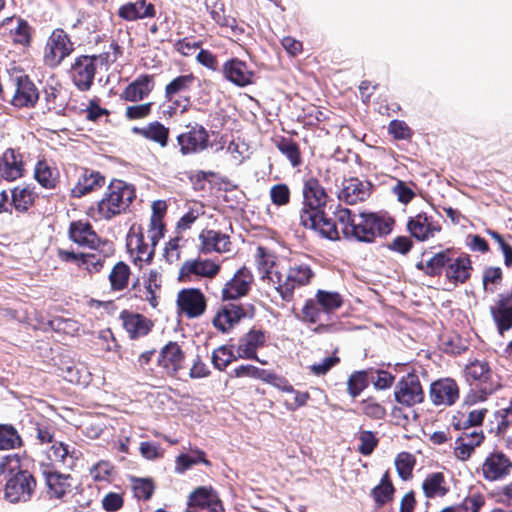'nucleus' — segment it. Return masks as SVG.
Segmentation results:
<instances>
[{"label":"nucleus","mask_w":512,"mask_h":512,"mask_svg":"<svg viewBox=\"0 0 512 512\" xmlns=\"http://www.w3.org/2000/svg\"><path fill=\"white\" fill-rule=\"evenodd\" d=\"M407 229L412 237L423 242L433 238L436 233L440 232L441 227L438 224H434L425 214L420 213L415 217L409 218Z\"/></svg>","instance_id":"nucleus-24"},{"label":"nucleus","mask_w":512,"mask_h":512,"mask_svg":"<svg viewBox=\"0 0 512 512\" xmlns=\"http://www.w3.org/2000/svg\"><path fill=\"white\" fill-rule=\"evenodd\" d=\"M97 68L95 59L90 55L77 56L71 64L69 74L75 87L82 92L91 89Z\"/></svg>","instance_id":"nucleus-8"},{"label":"nucleus","mask_w":512,"mask_h":512,"mask_svg":"<svg viewBox=\"0 0 512 512\" xmlns=\"http://www.w3.org/2000/svg\"><path fill=\"white\" fill-rule=\"evenodd\" d=\"M394 493L395 488L393 485H386V487H382V485H376L370 493L375 502V508L379 509L385 504L391 502L393 500Z\"/></svg>","instance_id":"nucleus-53"},{"label":"nucleus","mask_w":512,"mask_h":512,"mask_svg":"<svg viewBox=\"0 0 512 512\" xmlns=\"http://www.w3.org/2000/svg\"><path fill=\"white\" fill-rule=\"evenodd\" d=\"M458 397L459 389L453 379H439L430 386V399L434 405L451 406Z\"/></svg>","instance_id":"nucleus-18"},{"label":"nucleus","mask_w":512,"mask_h":512,"mask_svg":"<svg viewBox=\"0 0 512 512\" xmlns=\"http://www.w3.org/2000/svg\"><path fill=\"white\" fill-rule=\"evenodd\" d=\"M313 220L315 222L314 225L304 227L313 230L323 238L329 240L339 239V232L336 222L326 217L324 211H321V213H316V216L313 217Z\"/></svg>","instance_id":"nucleus-36"},{"label":"nucleus","mask_w":512,"mask_h":512,"mask_svg":"<svg viewBox=\"0 0 512 512\" xmlns=\"http://www.w3.org/2000/svg\"><path fill=\"white\" fill-rule=\"evenodd\" d=\"M69 238L76 244L96 248L100 239L89 222L75 221L70 224Z\"/></svg>","instance_id":"nucleus-26"},{"label":"nucleus","mask_w":512,"mask_h":512,"mask_svg":"<svg viewBox=\"0 0 512 512\" xmlns=\"http://www.w3.org/2000/svg\"><path fill=\"white\" fill-rule=\"evenodd\" d=\"M201 241V252L204 254L217 252L222 253L229 250V236L216 230L206 229L199 235Z\"/></svg>","instance_id":"nucleus-27"},{"label":"nucleus","mask_w":512,"mask_h":512,"mask_svg":"<svg viewBox=\"0 0 512 512\" xmlns=\"http://www.w3.org/2000/svg\"><path fill=\"white\" fill-rule=\"evenodd\" d=\"M136 245L135 249L137 251V256L134 259V262L137 263V261H145L147 263L151 262L155 249L149 244L144 242V236L142 234L136 235Z\"/></svg>","instance_id":"nucleus-58"},{"label":"nucleus","mask_w":512,"mask_h":512,"mask_svg":"<svg viewBox=\"0 0 512 512\" xmlns=\"http://www.w3.org/2000/svg\"><path fill=\"white\" fill-rule=\"evenodd\" d=\"M231 376L237 377V378H252L256 380H262L266 383L278 385L276 383L277 380L281 381L278 376L268 370L258 368L251 364H242L236 368L233 369L231 372Z\"/></svg>","instance_id":"nucleus-35"},{"label":"nucleus","mask_w":512,"mask_h":512,"mask_svg":"<svg viewBox=\"0 0 512 512\" xmlns=\"http://www.w3.org/2000/svg\"><path fill=\"white\" fill-rule=\"evenodd\" d=\"M155 15L154 5L146 3V0L127 2L118 9V16L126 21L151 18Z\"/></svg>","instance_id":"nucleus-29"},{"label":"nucleus","mask_w":512,"mask_h":512,"mask_svg":"<svg viewBox=\"0 0 512 512\" xmlns=\"http://www.w3.org/2000/svg\"><path fill=\"white\" fill-rule=\"evenodd\" d=\"M58 170L51 167L45 160H39L34 169L36 181L46 189L56 187L58 181Z\"/></svg>","instance_id":"nucleus-38"},{"label":"nucleus","mask_w":512,"mask_h":512,"mask_svg":"<svg viewBox=\"0 0 512 512\" xmlns=\"http://www.w3.org/2000/svg\"><path fill=\"white\" fill-rule=\"evenodd\" d=\"M451 250L446 249L432 256L428 261L425 262V274L428 276H439L442 274L443 269L449 263V254Z\"/></svg>","instance_id":"nucleus-50"},{"label":"nucleus","mask_w":512,"mask_h":512,"mask_svg":"<svg viewBox=\"0 0 512 512\" xmlns=\"http://www.w3.org/2000/svg\"><path fill=\"white\" fill-rule=\"evenodd\" d=\"M184 360V352L177 342L170 341L160 351L158 363L169 375H176Z\"/></svg>","instance_id":"nucleus-25"},{"label":"nucleus","mask_w":512,"mask_h":512,"mask_svg":"<svg viewBox=\"0 0 512 512\" xmlns=\"http://www.w3.org/2000/svg\"><path fill=\"white\" fill-rule=\"evenodd\" d=\"M176 139L183 156L198 154L209 146V133L198 123L188 124L186 131L180 133Z\"/></svg>","instance_id":"nucleus-7"},{"label":"nucleus","mask_w":512,"mask_h":512,"mask_svg":"<svg viewBox=\"0 0 512 512\" xmlns=\"http://www.w3.org/2000/svg\"><path fill=\"white\" fill-rule=\"evenodd\" d=\"M15 91L12 98V104L15 107H33L38 98L39 94L34 83L28 78V76H19L15 80Z\"/></svg>","instance_id":"nucleus-21"},{"label":"nucleus","mask_w":512,"mask_h":512,"mask_svg":"<svg viewBox=\"0 0 512 512\" xmlns=\"http://www.w3.org/2000/svg\"><path fill=\"white\" fill-rule=\"evenodd\" d=\"M254 316V307L249 305L244 308L235 303H228L222 306L212 320V324L222 333H227L241 319Z\"/></svg>","instance_id":"nucleus-10"},{"label":"nucleus","mask_w":512,"mask_h":512,"mask_svg":"<svg viewBox=\"0 0 512 512\" xmlns=\"http://www.w3.org/2000/svg\"><path fill=\"white\" fill-rule=\"evenodd\" d=\"M498 389L493 388L492 386H478L475 385V388H471L469 393L465 397V404L474 405L479 402L485 401L489 395L493 394Z\"/></svg>","instance_id":"nucleus-56"},{"label":"nucleus","mask_w":512,"mask_h":512,"mask_svg":"<svg viewBox=\"0 0 512 512\" xmlns=\"http://www.w3.org/2000/svg\"><path fill=\"white\" fill-rule=\"evenodd\" d=\"M360 445L358 446V451L364 455H370L378 444V439L375 437L372 431H361L359 434Z\"/></svg>","instance_id":"nucleus-59"},{"label":"nucleus","mask_w":512,"mask_h":512,"mask_svg":"<svg viewBox=\"0 0 512 512\" xmlns=\"http://www.w3.org/2000/svg\"><path fill=\"white\" fill-rule=\"evenodd\" d=\"M136 198L133 185L119 179H113L107 187L104 197L97 203V213L101 219L110 220L125 213Z\"/></svg>","instance_id":"nucleus-2"},{"label":"nucleus","mask_w":512,"mask_h":512,"mask_svg":"<svg viewBox=\"0 0 512 512\" xmlns=\"http://www.w3.org/2000/svg\"><path fill=\"white\" fill-rule=\"evenodd\" d=\"M371 188L372 185L368 181H362L356 177L344 179L342 188L338 193V199L348 205H354L368 199Z\"/></svg>","instance_id":"nucleus-15"},{"label":"nucleus","mask_w":512,"mask_h":512,"mask_svg":"<svg viewBox=\"0 0 512 512\" xmlns=\"http://www.w3.org/2000/svg\"><path fill=\"white\" fill-rule=\"evenodd\" d=\"M194 81L193 74L180 75L174 78L165 87V98L171 101L175 94L188 91Z\"/></svg>","instance_id":"nucleus-49"},{"label":"nucleus","mask_w":512,"mask_h":512,"mask_svg":"<svg viewBox=\"0 0 512 512\" xmlns=\"http://www.w3.org/2000/svg\"><path fill=\"white\" fill-rule=\"evenodd\" d=\"M394 219L384 212H360L349 228L347 239L363 243H373L377 237H386L394 226Z\"/></svg>","instance_id":"nucleus-1"},{"label":"nucleus","mask_w":512,"mask_h":512,"mask_svg":"<svg viewBox=\"0 0 512 512\" xmlns=\"http://www.w3.org/2000/svg\"><path fill=\"white\" fill-rule=\"evenodd\" d=\"M16 22V26L10 29L13 42L23 46H28L31 41V27L29 23L22 18L8 17L4 24Z\"/></svg>","instance_id":"nucleus-41"},{"label":"nucleus","mask_w":512,"mask_h":512,"mask_svg":"<svg viewBox=\"0 0 512 512\" xmlns=\"http://www.w3.org/2000/svg\"><path fill=\"white\" fill-rule=\"evenodd\" d=\"M356 215L357 214L353 213L348 208H339L335 212L336 219L341 225V229L345 238H347L349 234V228H351V226L354 224Z\"/></svg>","instance_id":"nucleus-63"},{"label":"nucleus","mask_w":512,"mask_h":512,"mask_svg":"<svg viewBox=\"0 0 512 512\" xmlns=\"http://www.w3.org/2000/svg\"><path fill=\"white\" fill-rule=\"evenodd\" d=\"M319 306L316 300L308 299L302 308V317L300 319L311 324L319 322L324 313Z\"/></svg>","instance_id":"nucleus-55"},{"label":"nucleus","mask_w":512,"mask_h":512,"mask_svg":"<svg viewBox=\"0 0 512 512\" xmlns=\"http://www.w3.org/2000/svg\"><path fill=\"white\" fill-rule=\"evenodd\" d=\"M313 276L310 266L300 264L290 267L285 274L275 272L270 278L281 298L288 302L293 299L294 290L307 285Z\"/></svg>","instance_id":"nucleus-4"},{"label":"nucleus","mask_w":512,"mask_h":512,"mask_svg":"<svg viewBox=\"0 0 512 512\" xmlns=\"http://www.w3.org/2000/svg\"><path fill=\"white\" fill-rule=\"evenodd\" d=\"M133 488L137 498L147 501L152 497L155 486L151 479L141 478L135 480Z\"/></svg>","instance_id":"nucleus-61"},{"label":"nucleus","mask_w":512,"mask_h":512,"mask_svg":"<svg viewBox=\"0 0 512 512\" xmlns=\"http://www.w3.org/2000/svg\"><path fill=\"white\" fill-rule=\"evenodd\" d=\"M415 464V458L408 452H401L395 459V466L399 477L402 480H408L412 476V470Z\"/></svg>","instance_id":"nucleus-52"},{"label":"nucleus","mask_w":512,"mask_h":512,"mask_svg":"<svg viewBox=\"0 0 512 512\" xmlns=\"http://www.w3.org/2000/svg\"><path fill=\"white\" fill-rule=\"evenodd\" d=\"M340 362V358L336 355H332L324 358L318 363H314L310 366V371L315 376H323L327 374L334 366Z\"/></svg>","instance_id":"nucleus-62"},{"label":"nucleus","mask_w":512,"mask_h":512,"mask_svg":"<svg viewBox=\"0 0 512 512\" xmlns=\"http://www.w3.org/2000/svg\"><path fill=\"white\" fill-rule=\"evenodd\" d=\"M120 319L122 320L124 329L132 339L146 336L153 327L151 320L144 315L132 313L127 310L121 312Z\"/></svg>","instance_id":"nucleus-22"},{"label":"nucleus","mask_w":512,"mask_h":512,"mask_svg":"<svg viewBox=\"0 0 512 512\" xmlns=\"http://www.w3.org/2000/svg\"><path fill=\"white\" fill-rule=\"evenodd\" d=\"M511 470V460L501 451L490 453L482 465L483 476L488 481L503 479L510 474Z\"/></svg>","instance_id":"nucleus-16"},{"label":"nucleus","mask_w":512,"mask_h":512,"mask_svg":"<svg viewBox=\"0 0 512 512\" xmlns=\"http://www.w3.org/2000/svg\"><path fill=\"white\" fill-rule=\"evenodd\" d=\"M80 452L76 449L70 450L69 446L63 442H55L51 447L50 458L62 462L67 467H72L74 461L78 459Z\"/></svg>","instance_id":"nucleus-43"},{"label":"nucleus","mask_w":512,"mask_h":512,"mask_svg":"<svg viewBox=\"0 0 512 512\" xmlns=\"http://www.w3.org/2000/svg\"><path fill=\"white\" fill-rule=\"evenodd\" d=\"M275 146L287 158L292 167H299L302 164L299 145L293 139L280 137L275 141Z\"/></svg>","instance_id":"nucleus-39"},{"label":"nucleus","mask_w":512,"mask_h":512,"mask_svg":"<svg viewBox=\"0 0 512 512\" xmlns=\"http://www.w3.org/2000/svg\"><path fill=\"white\" fill-rule=\"evenodd\" d=\"M392 192L402 204H408L415 197V192L412 188L401 180L397 181V184L392 188Z\"/></svg>","instance_id":"nucleus-64"},{"label":"nucleus","mask_w":512,"mask_h":512,"mask_svg":"<svg viewBox=\"0 0 512 512\" xmlns=\"http://www.w3.org/2000/svg\"><path fill=\"white\" fill-rule=\"evenodd\" d=\"M132 132L165 148L169 142V128L159 121H153L144 127H133Z\"/></svg>","instance_id":"nucleus-31"},{"label":"nucleus","mask_w":512,"mask_h":512,"mask_svg":"<svg viewBox=\"0 0 512 512\" xmlns=\"http://www.w3.org/2000/svg\"><path fill=\"white\" fill-rule=\"evenodd\" d=\"M394 397L398 403L408 407L421 403L424 392L418 376L414 373L403 376L395 386Z\"/></svg>","instance_id":"nucleus-11"},{"label":"nucleus","mask_w":512,"mask_h":512,"mask_svg":"<svg viewBox=\"0 0 512 512\" xmlns=\"http://www.w3.org/2000/svg\"><path fill=\"white\" fill-rule=\"evenodd\" d=\"M489 312L500 336L512 329V287L498 294L497 300L490 305Z\"/></svg>","instance_id":"nucleus-9"},{"label":"nucleus","mask_w":512,"mask_h":512,"mask_svg":"<svg viewBox=\"0 0 512 512\" xmlns=\"http://www.w3.org/2000/svg\"><path fill=\"white\" fill-rule=\"evenodd\" d=\"M60 369L63 378L70 383L87 384L89 382L90 373L83 365L63 364Z\"/></svg>","instance_id":"nucleus-45"},{"label":"nucleus","mask_w":512,"mask_h":512,"mask_svg":"<svg viewBox=\"0 0 512 512\" xmlns=\"http://www.w3.org/2000/svg\"><path fill=\"white\" fill-rule=\"evenodd\" d=\"M177 307L187 318H198L204 314L207 301L205 295L198 288H184L178 292Z\"/></svg>","instance_id":"nucleus-12"},{"label":"nucleus","mask_w":512,"mask_h":512,"mask_svg":"<svg viewBox=\"0 0 512 512\" xmlns=\"http://www.w3.org/2000/svg\"><path fill=\"white\" fill-rule=\"evenodd\" d=\"M472 263L469 255H460L457 258L449 256V263L445 268V275L447 279L453 284H463L471 276Z\"/></svg>","instance_id":"nucleus-23"},{"label":"nucleus","mask_w":512,"mask_h":512,"mask_svg":"<svg viewBox=\"0 0 512 512\" xmlns=\"http://www.w3.org/2000/svg\"><path fill=\"white\" fill-rule=\"evenodd\" d=\"M315 300L326 313L337 310L343 304V298L338 292L321 289L317 291Z\"/></svg>","instance_id":"nucleus-47"},{"label":"nucleus","mask_w":512,"mask_h":512,"mask_svg":"<svg viewBox=\"0 0 512 512\" xmlns=\"http://www.w3.org/2000/svg\"><path fill=\"white\" fill-rule=\"evenodd\" d=\"M485 504V499L481 494H473L466 497L460 504L448 506L440 512H480Z\"/></svg>","instance_id":"nucleus-46"},{"label":"nucleus","mask_w":512,"mask_h":512,"mask_svg":"<svg viewBox=\"0 0 512 512\" xmlns=\"http://www.w3.org/2000/svg\"><path fill=\"white\" fill-rule=\"evenodd\" d=\"M465 377L470 385L501 387L498 376L491 370L486 360L475 359L469 362L464 370Z\"/></svg>","instance_id":"nucleus-13"},{"label":"nucleus","mask_w":512,"mask_h":512,"mask_svg":"<svg viewBox=\"0 0 512 512\" xmlns=\"http://www.w3.org/2000/svg\"><path fill=\"white\" fill-rule=\"evenodd\" d=\"M130 276V267L123 261L117 262L109 274L111 288L121 291L127 287Z\"/></svg>","instance_id":"nucleus-44"},{"label":"nucleus","mask_w":512,"mask_h":512,"mask_svg":"<svg viewBox=\"0 0 512 512\" xmlns=\"http://www.w3.org/2000/svg\"><path fill=\"white\" fill-rule=\"evenodd\" d=\"M494 419L497 423L496 433L498 435L504 434L512 425V399L509 406L494 413Z\"/></svg>","instance_id":"nucleus-54"},{"label":"nucleus","mask_w":512,"mask_h":512,"mask_svg":"<svg viewBox=\"0 0 512 512\" xmlns=\"http://www.w3.org/2000/svg\"><path fill=\"white\" fill-rule=\"evenodd\" d=\"M74 51V43L61 28L54 29L44 48V63L50 68L58 67Z\"/></svg>","instance_id":"nucleus-6"},{"label":"nucleus","mask_w":512,"mask_h":512,"mask_svg":"<svg viewBox=\"0 0 512 512\" xmlns=\"http://www.w3.org/2000/svg\"><path fill=\"white\" fill-rule=\"evenodd\" d=\"M105 262V257L99 253H84L80 267H85L89 272H99Z\"/></svg>","instance_id":"nucleus-60"},{"label":"nucleus","mask_w":512,"mask_h":512,"mask_svg":"<svg viewBox=\"0 0 512 512\" xmlns=\"http://www.w3.org/2000/svg\"><path fill=\"white\" fill-rule=\"evenodd\" d=\"M23 163L14 149H7L0 162V177L14 181L22 176Z\"/></svg>","instance_id":"nucleus-34"},{"label":"nucleus","mask_w":512,"mask_h":512,"mask_svg":"<svg viewBox=\"0 0 512 512\" xmlns=\"http://www.w3.org/2000/svg\"><path fill=\"white\" fill-rule=\"evenodd\" d=\"M253 281V275L246 267L240 268L222 290L224 300H235L246 295Z\"/></svg>","instance_id":"nucleus-19"},{"label":"nucleus","mask_w":512,"mask_h":512,"mask_svg":"<svg viewBox=\"0 0 512 512\" xmlns=\"http://www.w3.org/2000/svg\"><path fill=\"white\" fill-rule=\"evenodd\" d=\"M219 270V264H216L211 260H187L183 263L180 269L179 279L182 280L190 274L203 277H214L218 274Z\"/></svg>","instance_id":"nucleus-30"},{"label":"nucleus","mask_w":512,"mask_h":512,"mask_svg":"<svg viewBox=\"0 0 512 512\" xmlns=\"http://www.w3.org/2000/svg\"><path fill=\"white\" fill-rule=\"evenodd\" d=\"M23 446L17 429L11 424H0V450H14Z\"/></svg>","instance_id":"nucleus-42"},{"label":"nucleus","mask_w":512,"mask_h":512,"mask_svg":"<svg viewBox=\"0 0 512 512\" xmlns=\"http://www.w3.org/2000/svg\"><path fill=\"white\" fill-rule=\"evenodd\" d=\"M41 473L45 479L51 497L61 499L70 490L71 478L69 474H61L57 472L50 464L42 463L40 466Z\"/></svg>","instance_id":"nucleus-20"},{"label":"nucleus","mask_w":512,"mask_h":512,"mask_svg":"<svg viewBox=\"0 0 512 512\" xmlns=\"http://www.w3.org/2000/svg\"><path fill=\"white\" fill-rule=\"evenodd\" d=\"M271 202L276 206L287 205L290 201V189L284 183L273 185L270 189Z\"/></svg>","instance_id":"nucleus-57"},{"label":"nucleus","mask_w":512,"mask_h":512,"mask_svg":"<svg viewBox=\"0 0 512 512\" xmlns=\"http://www.w3.org/2000/svg\"><path fill=\"white\" fill-rule=\"evenodd\" d=\"M104 185L105 177L100 172L83 169L76 186L71 190V195L75 198H80Z\"/></svg>","instance_id":"nucleus-28"},{"label":"nucleus","mask_w":512,"mask_h":512,"mask_svg":"<svg viewBox=\"0 0 512 512\" xmlns=\"http://www.w3.org/2000/svg\"><path fill=\"white\" fill-rule=\"evenodd\" d=\"M153 76L144 74L130 83L122 93V97L131 102H137L146 97L153 89Z\"/></svg>","instance_id":"nucleus-32"},{"label":"nucleus","mask_w":512,"mask_h":512,"mask_svg":"<svg viewBox=\"0 0 512 512\" xmlns=\"http://www.w3.org/2000/svg\"><path fill=\"white\" fill-rule=\"evenodd\" d=\"M369 385V371L360 370L353 372L347 381V390L351 397L356 398Z\"/></svg>","instance_id":"nucleus-48"},{"label":"nucleus","mask_w":512,"mask_h":512,"mask_svg":"<svg viewBox=\"0 0 512 512\" xmlns=\"http://www.w3.org/2000/svg\"><path fill=\"white\" fill-rule=\"evenodd\" d=\"M303 206L300 211V223L302 226L314 225L313 217L321 213L327 203L328 195L319 180L310 177L304 181L302 188Z\"/></svg>","instance_id":"nucleus-3"},{"label":"nucleus","mask_w":512,"mask_h":512,"mask_svg":"<svg viewBox=\"0 0 512 512\" xmlns=\"http://www.w3.org/2000/svg\"><path fill=\"white\" fill-rule=\"evenodd\" d=\"M222 73L227 81L237 87H246L254 83L255 72L245 61L236 57L230 58L223 64Z\"/></svg>","instance_id":"nucleus-14"},{"label":"nucleus","mask_w":512,"mask_h":512,"mask_svg":"<svg viewBox=\"0 0 512 512\" xmlns=\"http://www.w3.org/2000/svg\"><path fill=\"white\" fill-rule=\"evenodd\" d=\"M238 358V354H234L232 347L222 345L212 352L211 360L214 368L223 371L232 361Z\"/></svg>","instance_id":"nucleus-51"},{"label":"nucleus","mask_w":512,"mask_h":512,"mask_svg":"<svg viewBox=\"0 0 512 512\" xmlns=\"http://www.w3.org/2000/svg\"><path fill=\"white\" fill-rule=\"evenodd\" d=\"M36 489L34 475L23 469H11L4 489V497L11 503L27 502Z\"/></svg>","instance_id":"nucleus-5"},{"label":"nucleus","mask_w":512,"mask_h":512,"mask_svg":"<svg viewBox=\"0 0 512 512\" xmlns=\"http://www.w3.org/2000/svg\"><path fill=\"white\" fill-rule=\"evenodd\" d=\"M22 430L35 437L41 444L51 443L54 437V427L46 420L34 421L30 416L22 419Z\"/></svg>","instance_id":"nucleus-33"},{"label":"nucleus","mask_w":512,"mask_h":512,"mask_svg":"<svg viewBox=\"0 0 512 512\" xmlns=\"http://www.w3.org/2000/svg\"><path fill=\"white\" fill-rule=\"evenodd\" d=\"M266 342V336L264 331L251 329L245 335H243L238 342L237 353L241 359L256 360L259 363L265 365L266 361L260 360L257 355V350L264 346Z\"/></svg>","instance_id":"nucleus-17"},{"label":"nucleus","mask_w":512,"mask_h":512,"mask_svg":"<svg viewBox=\"0 0 512 512\" xmlns=\"http://www.w3.org/2000/svg\"><path fill=\"white\" fill-rule=\"evenodd\" d=\"M445 478L441 472L429 474L422 483V489L427 498L443 497L448 489L444 486Z\"/></svg>","instance_id":"nucleus-40"},{"label":"nucleus","mask_w":512,"mask_h":512,"mask_svg":"<svg viewBox=\"0 0 512 512\" xmlns=\"http://www.w3.org/2000/svg\"><path fill=\"white\" fill-rule=\"evenodd\" d=\"M35 197L34 189L30 186H18L11 191V205L17 212L25 213L33 205Z\"/></svg>","instance_id":"nucleus-37"}]
</instances>
